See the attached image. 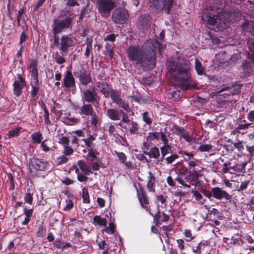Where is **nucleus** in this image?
Listing matches in <instances>:
<instances>
[{
    "label": "nucleus",
    "mask_w": 254,
    "mask_h": 254,
    "mask_svg": "<svg viewBox=\"0 0 254 254\" xmlns=\"http://www.w3.org/2000/svg\"><path fill=\"white\" fill-rule=\"evenodd\" d=\"M63 153L64 155L65 156H70L73 154L74 152L73 149L69 145L63 146Z\"/></svg>",
    "instance_id": "obj_46"
},
{
    "label": "nucleus",
    "mask_w": 254,
    "mask_h": 254,
    "mask_svg": "<svg viewBox=\"0 0 254 254\" xmlns=\"http://www.w3.org/2000/svg\"><path fill=\"white\" fill-rule=\"evenodd\" d=\"M177 243L178 244L177 247L178 249L180 250L181 253L182 254H185V253H183L182 251H183L185 249V242L182 239H178L177 240Z\"/></svg>",
    "instance_id": "obj_55"
},
{
    "label": "nucleus",
    "mask_w": 254,
    "mask_h": 254,
    "mask_svg": "<svg viewBox=\"0 0 254 254\" xmlns=\"http://www.w3.org/2000/svg\"><path fill=\"white\" fill-rule=\"evenodd\" d=\"M68 160V159L67 157L64 155H62L57 158L56 161L57 165L59 166L65 164L67 163Z\"/></svg>",
    "instance_id": "obj_50"
},
{
    "label": "nucleus",
    "mask_w": 254,
    "mask_h": 254,
    "mask_svg": "<svg viewBox=\"0 0 254 254\" xmlns=\"http://www.w3.org/2000/svg\"><path fill=\"white\" fill-rule=\"evenodd\" d=\"M180 176V175L178 174L177 177L175 178V180L177 181L180 184H181L182 186L188 188H190V186L185 183Z\"/></svg>",
    "instance_id": "obj_63"
},
{
    "label": "nucleus",
    "mask_w": 254,
    "mask_h": 254,
    "mask_svg": "<svg viewBox=\"0 0 254 254\" xmlns=\"http://www.w3.org/2000/svg\"><path fill=\"white\" fill-rule=\"evenodd\" d=\"M163 45L157 40L148 42L145 45L130 46L127 50L128 60L139 65L144 71L153 69L156 66V50L160 53Z\"/></svg>",
    "instance_id": "obj_1"
},
{
    "label": "nucleus",
    "mask_w": 254,
    "mask_h": 254,
    "mask_svg": "<svg viewBox=\"0 0 254 254\" xmlns=\"http://www.w3.org/2000/svg\"><path fill=\"white\" fill-rule=\"evenodd\" d=\"M179 157V155L176 153H171V155L167 157H165L164 160L165 161V162L167 164H172L176 159H178Z\"/></svg>",
    "instance_id": "obj_39"
},
{
    "label": "nucleus",
    "mask_w": 254,
    "mask_h": 254,
    "mask_svg": "<svg viewBox=\"0 0 254 254\" xmlns=\"http://www.w3.org/2000/svg\"><path fill=\"white\" fill-rule=\"evenodd\" d=\"M149 6L151 8L155 9L156 11H161L164 9L166 13L169 14L170 11L168 13L166 9L167 5V0H149Z\"/></svg>",
    "instance_id": "obj_15"
},
{
    "label": "nucleus",
    "mask_w": 254,
    "mask_h": 254,
    "mask_svg": "<svg viewBox=\"0 0 254 254\" xmlns=\"http://www.w3.org/2000/svg\"><path fill=\"white\" fill-rule=\"evenodd\" d=\"M144 154L149 156L150 158L157 159L160 155L159 149L158 147L154 146L151 148L149 151H143Z\"/></svg>",
    "instance_id": "obj_27"
},
{
    "label": "nucleus",
    "mask_w": 254,
    "mask_h": 254,
    "mask_svg": "<svg viewBox=\"0 0 254 254\" xmlns=\"http://www.w3.org/2000/svg\"><path fill=\"white\" fill-rule=\"evenodd\" d=\"M191 193L195 197V200L199 201L201 203L203 204L205 201V199H203L202 195L198 191L196 190H192Z\"/></svg>",
    "instance_id": "obj_43"
},
{
    "label": "nucleus",
    "mask_w": 254,
    "mask_h": 254,
    "mask_svg": "<svg viewBox=\"0 0 254 254\" xmlns=\"http://www.w3.org/2000/svg\"><path fill=\"white\" fill-rule=\"evenodd\" d=\"M174 128L178 132L180 136L184 138L187 142H189L191 141L189 133L184 127L175 125L174 126Z\"/></svg>",
    "instance_id": "obj_25"
},
{
    "label": "nucleus",
    "mask_w": 254,
    "mask_h": 254,
    "mask_svg": "<svg viewBox=\"0 0 254 254\" xmlns=\"http://www.w3.org/2000/svg\"><path fill=\"white\" fill-rule=\"evenodd\" d=\"M73 74L78 78L79 82L82 85L87 86L92 82L90 72L86 69L82 65L74 68Z\"/></svg>",
    "instance_id": "obj_6"
},
{
    "label": "nucleus",
    "mask_w": 254,
    "mask_h": 254,
    "mask_svg": "<svg viewBox=\"0 0 254 254\" xmlns=\"http://www.w3.org/2000/svg\"><path fill=\"white\" fill-rule=\"evenodd\" d=\"M254 66V61L252 60L251 62L247 60L244 61L242 64V68L244 73L247 75L253 74Z\"/></svg>",
    "instance_id": "obj_21"
},
{
    "label": "nucleus",
    "mask_w": 254,
    "mask_h": 254,
    "mask_svg": "<svg viewBox=\"0 0 254 254\" xmlns=\"http://www.w3.org/2000/svg\"><path fill=\"white\" fill-rule=\"evenodd\" d=\"M18 80H15L13 84V91L15 96L18 97L22 94L23 88L26 86L24 78L21 74H17Z\"/></svg>",
    "instance_id": "obj_11"
},
{
    "label": "nucleus",
    "mask_w": 254,
    "mask_h": 254,
    "mask_svg": "<svg viewBox=\"0 0 254 254\" xmlns=\"http://www.w3.org/2000/svg\"><path fill=\"white\" fill-rule=\"evenodd\" d=\"M129 15L127 10L123 8L115 9L112 14V19L116 24H123L127 19Z\"/></svg>",
    "instance_id": "obj_10"
},
{
    "label": "nucleus",
    "mask_w": 254,
    "mask_h": 254,
    "mask_svg": "<svg viewBox=\"0 0 254 254\" xmlns=\"http://www.w3.org/2000/svg\"><path fill=\"white\" fill-rule=\"evenodd\" d=\"M98 246L100 249L102 250V254H110L109 252V245L105 240L98 242Z\"/></svg>",
    "instance_id": "obj_35"
},
{
    "label": "nucleus",
    "mask_w": 254,
    "mask_h": 254,
    "mask_svg": "<svg viewBox=\"0 0 254 254\" xmlns=\"http://www.w3.org/2000/svg\"><path fill=\"white\" fill-rule=\"evenodd\" d=\"M73 45V40L68 35H63L61 37L59 49L62 52H67L68 48Z\"/></svg>",
    "instance_id": "obj_14"
},
{
    "label": "nucleus",
    "mask_w": 254,
    "mask_h": 254,
    "mask_svg": "<svg viewBox=\"0 0 254 254\" xmlns=\"http://www.w3.org/2000/svg\"><path fill=\"white\" fill-rule=\"evenodd\" d=\"M54 59L55 62L59 64H62L66 62L65 59L61 55H60L58 52H57L54 57Z\"/></svg>",
    "instance_id": "obj_45"
},
{
    "label": "nucleus",
    "mask_w": 254,
    "mask_h": 254,
    "mask_svg": "<svg viewBox=\"0 0 254 254\" xmlns=\"http://www.w3.org/2000/svg\"><path fill=\"white\" fill-rule=\"evenodd\" d=\"M195 69L197 74L201 75L204 73L205 68L198 59L195 60Z\"/></svg>",
    "instance_id": "obj_33"
},
{
    "label": "nucleus",
    "mask_w": 254,
    "mask_h": 254,
    "mask_svg": "<svg viewBox=\"0 0 254 254\" xmlns=\"http://www.w3.org/2000/svg\"><path fill=\"white\" fill-rule=\"evenodd\" d=\"M90 158V160L92 162H93L94 159L97 158L96 153L93 149H88V154L87 155L86 158Z\"/></svg>",
    "instance_id": "obj_54"
},
{
    "label": "nucleus",
    "mask_w": 254,
    "mask_h": 254,
    "mask_svg": "<svg viewBox=\"0 0 254 254\" xmlns=\"http://www.w3.org/2000/svg\"><path fill=\"white\" fill-rule=\"evenodd\" d=\"M82 100L88 103H99L100 97L96 91L95 87L93 86L88 89H84L82 92Z\"/></svg>",
    "instance_id": "obj_9"
},
{
    "label": "nucleus",
    "mask_w": 254,
    "mask_h": 254,
    "mask_svg": "<svg viewBox=\"0 0 254 254\" xmlns=\"http://www.w3.org/2000/svg\"><path fill=\"white\" fill-rule=\"evenodd\" d=\"M116 225L113 222L109 224V226L106 227L104 231L108 234H113L115 232Z\"/></svg>",
    "instance_id": "obj_47"
},
{
    "label": "nucleus",
    "mask_w": 254,
    "mask_h": 254,
    "mask_svg": "<svg viewBox=\"0 0 254 254\" xmlns=\"http://www.w3.org/2000/svg\"><path fill=\"white\" fill-rule=\"evenodd\" d=\"M142 121L148 126H150L152 123V119L147 111L142 114Z\"/></svg>",
    "instance_id": "obj_38"
},
{
    "label": "nucleus",
    "mask_w": 254,
    "mask_h": 254,
    "mask_svg": "<svg viewBox=\"0 0 254 254\" xmlns=\"http://www.w3.org/2000/svg\"><path fill=\"white\" fill-rule=\"evenodd\" d=\"M160 149L161 155L160 158V161H163L164 160L165 157L167 154H171L173 152L172 146L170 144L163 145L160 147Z\"/></svg>",
    "instance_id": "obj_26"
},
{
    "label": "nucleus",
    "mask_w": 254,
    "mask_h": 254,
    "mask_svg": "<svg viewBox=\"0 0 254 254\" xmlns=\"http://www.w3.org/2000/svg\"><path fill=\"white\" fill-rule=\"evenodd\" d=\"M242 27L244 30L250 32L254 36V21H246Z\"/></svg>",
    "instance_id": "obj_32"
},
{
    "label": "nucleus",
    "mask_w": 254,
    "mask_h": 254,
    "mask_svg": "<svg viewBox=\"0 0 254 254\" xmlns=\"http://www.w3.org/2000/svg\"><path fill=\"white\" fill-rule=\"evenodd\" d=\"M115 104L121 108L124 109L127 113L131 112V109L129 107V103L127 101L122 99V98L119 100Z\"/></svg>",
    "instance_id": "obj_31"
},
{
    "label": "nucleus",
    "mask_w": 254,
    "mask_h": 254,
    "mask_svg": "<svg viewBox=\"0 0 254 254\" xmlns=\"http://www.w3.org/2000/svg\"><path fill=\"white\" fill-rule=\"evenodd\" d=\"M160 132H150L148 133V138L150 140H158Z\"/></svg>",
    "instance_id": "obj_49"
},
{
    "label": "nucleus",
    "mask_w": 254,
    "mask_h": 254,
    "mask_svg": "<svg viewBox=\"0 0 254 254\" xmlns=\"http://www.w3.org/2000/svg\"><path fill=\"white\" fill-rule=\"evenodd\" d=\"M31 138L33 143L34 144H40L42 142L43 138L42 133L40 131L35 132L31 135Z\"/></svg>",
    "instance_id": "obj_30"
},
{
    "label": "nucleus",
    "mask_w": 254,
    "mask_h": 254,
    "mask_svg": "<svg viewBox=\"0 0 254 254\" xmlns=\"http://www.w3.org/2000/svg\"><path fill=\"white\" fill-rule=\"evenodd\" d=\"M115 153L117 155L120 161L122 163L125 162L127 160V156L123 152H119L117 151H115Z\"/></svg>",
    "instance_id": "obj_62"
},
{
    "label": "nucleus",
    "mask_w": 254,
    "mask_h": 254,
    "mask_svg": "<svg viewBox=\"0 0 254 254\" xmlns=\"http://www.w3.org/2000/svg\"><path fill=\"white\" fill-rule=\"evenodd\" d=\"M82 201L84 203H89L90 202V197L88 193V191L85 188L82 190Z\"/></svg>",
    "instance_id": "obj_42"
},
{
    "label": "nucleus",
    "mask_w": 254,
    "mask_h": 254,
    "mask_svg": "<svg viewBox=\"0 0 254 254\" xmlns=\"http://www.w3.org/2000/svg\"><path fill=\"white\" fill-rule=\"evenodd\" d=\"M95 113L94 109L91 104L83 103V105L79 108V114L82 117H89Z\"/></svg>",
    "instance_id": "obj_17"
},
{
    "label": "nucleus",
    "mask_w": 254,
    "mask_h": 254,
    "mask_svg": "<svg viewBox=\"0 0 254 254\" xmlns=\"http://www.w3.org/2000/svg\"><path fill=\"white\" fill-rule=\"evenodd\" d=\"M106 50L104 51V55H108L111 58L113 57V50L112 49L111 45L107 43L105 45Z\"/></svg>",
    "instance_id": "obj_53"
},
{
    "label": "nucleus",
    "mask_w": 254,
    "mask_h": 254,
    "mask_svg": "<svg viewBox=\"0 0 254 254\" xmlns=\"http://www.w3.org/2000/svg\"><path fill=\"white\" fill-rule=\"evenodd\" d=\"M153 220L156 222L157 225H160L162 222H166L169 219V216L166 214L164 211L161 212L158 210L157 212L154 215H153Z\"/></svg>",
    "instance_id": "obj_18"
},
{
    "label": "nucleus",
    "mask_w": 254,
    "mask_h": 254,
    "mask_svg": "<svg viewBox=\"0 0 254 254\" xmlns=\"http://www.w3.org/2000/svg\"><path fill=\"white\" fill-rule=\"evenodd\" d=\"M148 181L146 185V187L149 191L154 192L155 191V177L150 171L148 172Z\"/></svg>",
    "instance_id": "obj_24"
},
{
    "label": "nucleus",
    "mask_w": 254,
    "mask_h": 254,
    "mask_svg": "<svg viewBox=\"0 0 254 254\" xmlns=\"http://www.w3.org/2000/svg\"><path fill=\"white\" fill-rule=\"evenodd\" d=\"M29 163L32 168L36 171L44 172L49 168V162L44 159L33 157L29 159Z\"/></svg>",
    "instance_id": "obj_8"
},
{
    "label": "nucleus",
    "mask_w": 254,
    "mask_h": 254,
    "mask_svg": "<svg viewBox=\"0 0 254 254\" xmlns=\"http://www.w3.org/2000/svg\"><path fill=\"white\" fill-rule=\"evenodd\" d=\"M74 14L70 9H63L59 15V18H56L53 21L52 31L61 34L63 31L72 28V24Z\"/></svg>",
    "instance_id": "obj_3"
},
{
    "label": "nucleus",
    "mask_w": 254,
    "mask_h": 254,
    "mask_svg": "<svg viewBox=\"0 0 254 254\" xmlns=\"http://www.w3.org/2000/svg\"><path fill=\"white\" fill-rule=\"evenodd\" d=\"M62 86L65 89L75 88V80L70 70H67L63 78Z\"/></svg>",
    "instance_id": "obj_12"
},
{
    "label": "nucleus",
    "mask_w": 254,
    "mask_h": 254,
    "mask_svg": "<svg viewBox=\"0 0 254 254\" xmlns=\"http://www.w3.org/2000/svg\"><path fill=\"white\" fill-rule=\"evenodd\" d=\"M247 46L250 51V54L254 53V39L249 38L247 42Z\"/></svg>",
    "instance_id": "obj_51"
},
{
    "label": "nucleus",
    "mask_w": 254,
    "mask_h": 254,
    "mask_svg": "<svg viewBox=\"0 0 254 254\" xmlns=\"http://www.w3.org/2000/svg\"><path fill=\"white\" fill-rule=\"evenodd\" d=\"M22 127H17L13 129L10 130L8 131L7 135L9 138L15 136H19L20 131L21 130Z\"/></svg>",
    "instance_id": "obj_41"
},
{
    "label": "nucleus",
    "mask_w": 254,
    "mask_h": 254,
    "mask_svg": "<svg viewBox=\"0 0 254 254\" xmlns=\"http://www.w3.org/2000/svg\"><path fill=\"white\" fill-rule=\"evenodd\" d=\"M202 18L207 27L210 29L217 28L220 30L224 29L226 25L223 15L219 13L214 14L212 10H205Z\"/></svg>",
    "instance_id": "obj_4"
},
{
    "label": "nucleus",
    "mask_w": 254,
    "mask_h": 254,
    "mask_svg": "<svg viewBox=\"0 0 254 254\" xmlns=\"http://www.w3.org/2000/svg\"><path fill=\"white\" fill-rule=\"evenodd\" d=\"M92 223L95 225L106 227L107 220L105 218H101L100 215H95L93 218Z\"/></svg>",
    "instance_id": "obj_29"
},
{
    "label": "nucleus",
    "mask_w": 254,
    "mask_h": 254,
    "mask_svg": "<svg viewBox=\"0 0 254 254\" xmlns=\"http://www.w3.org/2000/svg\"><path fill=\"white\" fill-rule=\"evenodd\" d=\"M211 190L212 191V197L216 199L221 200L223 198L227 200H231L232 199V195L220 187L212 188Z\"/></svg>",
    "instance_id": "obj_13"
},
{
    "label": "nucleus",
    "mask_w": 254,
    "mask_h": 254,
    "mask_svg": "<svg viewBox=\"0 0 254 254\" xmlns=\"http://www.w3.org/2000/svg\"><path fill=\"white\" fill-rule=\"evenodd\" d=\"M31 81H39L38 79V68L32 69L31 71Z\"/></svg>",
    "instance_id": "obj_48"
},
{
    "label": "nucleus",
    "mask_w": 254,
    "mask_h": 254,
    "mask_svg": "<svg viewBox=\"0 0 254 254\" xmlns=\"http://www.w3.org/2000/svg\"><path fill=\"white\" fill-rule=\"evenodd\" d=\"M28 39V36L26 34V33L25 31H23L21 34L19 42L18 45L19 46L24 45L23 44L24 42H25Z\"/></svg>",
    "instance_id": "obj_60"
},
{
    "label": "nucleus",
    "mask_w": 254,
    "mask_h": 254,
    "mask_svg": "<svg viewBox=\"0 0 254 254\" xmlns=\"http://www.w3.org/2000/svg\"><path fill=\"white\" fill-rule=\"evenodd\" d=\"M138 129V124L134 122L131 121V127L129 129V132L130 134H134L135 133Z\"/></svg>",
    "instance_id": "obj_57"
},
{
    "label": "nucleus",
    "mask_w": 254,
    "mask_h": 254,
    "mask_svg": "<svg viewBox=\"0 0 254 254\" xmlns=\"http://www.w3.org/2000/svg\"><path fill=\"white\" fill-rule=\"evenodd\" d=\"M96 86L99 89L100 92L104 95L105 97H108L109 93L112 89L110 85L105 81H98L96 83Z\"/></svg>",
    "instance_id": "obj_19"
},
{
    "label": "nucleus",
    "mask_w": 254,
    "mask_h": 254,
    "mask_svg": "<svg viewBox=\"0 0 254 254\" xmlns=\"http://www.w3.org/2000/svg\"><path fill=\"white\" fill-rule=\"evenodd\" d=\"M190 182H198L199 178L198 173L196 170L190 171L188 172Z\"/></svg>",
    "instance_id": "obj_40"
},
{
    "label": "nucleus",
    "mask_w": 254,
    "mask_h": 254,
    "mask_svg": "<svg viewBox=\"0 0 254 254\" xmlns=\"http://www.w3.org/2000/svg\"><path fill=\"white\" fill-rule=\"evenodd\" d=\"M59 143L62 145L63 147L69 144L68 137L64 136L61 137L58 141Z\"/></svg>",
    "instance_id": "obj_58"
},
{
    "label": "nucleus",
    "mask_w": 254,
    "mask_h": 254,
    "mask_svg": "<svg viewBox=\"0 0 254 254\" xmlns=\"http://www.w3.org/2000/svg\"><path fill=\"white\" fill-rule=\"evenodd\" d=\"M160 136L163 145L169 144L168 137L170 136V132H167L166 134L164 132H160Z\"/></svg>",
    "instance_id": "obj_44"
},
{
    "label": "nucleus",
    "mask_w": 254,
    "mask_h": 254,
    "mask_svg": "<svg viewBox=\"0 0 254 254\" xmlns=\"http://www.w3.org/2000/svg\"><path fill=\"white\" fill-rule=\"evenodd\" d=\"M120 113L121 115H122L123 117L121 120V122H120L119 125L123 128H126V127L124 126V125H122V123H128L129 122V119L128 116L127 114L125 113L124 111L122 110H120Z\"/></svg>",
    "instance_id": "obj_37"
},
{
    "label": "nucleus",
    "mask_w": 254,
    "mask_h": 254,
    "mask_svg": "<svg viewBox=\"0 0 254 254\" xmlns=\"http://www.w3.org/2000/svg\"><path fill=\"white\" fill-rule=\"evenodd\" d=\"M106 116L112 121H119L121 120L120 110L111 108L107 110Z\"/></svg>",
    "instance_id": "obj_22"
},
{
    "label": "nucleus",
    "mask_w": 254,
    "mask_h": 254,
    "mask_svg": "<svg viewBox=\"0 0 254 254\" xmlns=\"http://www.w3.org/2000/svg\"><path fill=\"white\" fill-rule=\"evenodd\" d=\"M180 176V175L178 174L177 177L175 178V180L177 181L180 184H181L182 186L188 188H190V186L185 183Z\"/></svg>",
    "instance_id": "obj_64"
},
{
    "label": "nucleus",
    "mask_w": 254,
    "mask_h": 254,
    "mask_svg": "<svg viewBox=\"0 0 254 254\" xmlns=\"http://www.w3.org/2000/svg\"><path fill=\"white\" fill-rule=\"evenodd\" d=\"M96 6L102 17L108 18L116 7V3L113 0H97Z\"/></svg>",
    "instance_id": "obj_5"
},
{
    "label": "nucleus",
    "mask_w": 254,
    "mask_h": 254,
    "mask_svg": "<svg viewBox=\"0 0 254 254\" xmlns=\"http://www.w3.org/2000/svg\"><path fill=\"white\" fill-rule=\"evenodd\" d=\"M241 86L239 84H235L232 86H226L221 88L218 91V93H221L224 91H228L230 94H225L228 97L233 96L234 95H238L241 92Z\"/></svg>",
    "instance_id": "obj_16"
},
{
    "label": "nucleus",
    "mask_w": 254,
    "mask_h": 254,
    "mask_svg": "<svg viewBox=\"0 0 254 254\" xmlns=\"http://www.w3.org/2000/svg\"><path fill=\"white\" fill-rule=\"evenodd\" d=\"M33 199L32 194H31L29 191L25 194L24 196L25 202L32 205L33 203Z\"/></svg>",
    "instance_id": "obj_59"
},
{
    "label": "nucleus",
    "mask_w": 254,
    "mask_h": 254,
    "mask_svg": "<svg viewBox=\"0 0 254 254\" xmlns=\"http://www.w3.org/2000/svg\"><path fill=\"white\" fill-rule=\"evenodd\" d=\"M168 68L172 78L180 83L184 89L190 87L191 82L190 64L188 61H170Z\"/></svg>",
    "instance_id": "obj_2"
},
{
    "label": "nucleus",
    "mask_w": 254,
    "mask_h": 254,
    "mask_svg": "<svg viewBox=\"0 0 254 254\" xmlns=\"http://www.w3.org/2000/svg\"><path fill=\"white\" fill-rule=\"evenodd\" d=\"M91 118V125L95 127H97V124L98 122V118L96 115V113L93 114V115L90 116Z\"/></svg>",
    "instance_id": "obj_61"
},
{
    "label": "nucleus",
    "mask_w": 254,
    "mask_h": 254,
    "mask_svg": "<svg viewBox=\"0 0 254 254\" xmlns=\"http://www.w3.org/2000/svg\"><path fill=\"white\" fill-rule=\"evenodd\" d=\"M137 186L135 185L136 190V194L141 206L146 211H148L149 214L153 216V214L150 211L149 200L146 194L145 191L141 184L138 183Z\"/></svg>",
    "instance_id": "obj_7"
},
{
    "label": "nucleus",
    "mask_w": 254,
    "mask_h": 254,
    "mask_svg": "<svg viewBox=\"0 0 254 254\" xmlns=\"http://www.w3.org/2000/svg\"><path fill=\"white\" fill-rule=\"evenodd\" d=\"M212 148V146L211 144H202L198 147V150L201 152L209 151Z\"/></svg>",
    "instance_id": "obj_56"
},
{
    "label": "nucleus",
    "mask_w": 254,
    "mask_h": 254,
    "mask_svg": "<svg viewBox=\"0 0 254 254\" xmlns=\"http://www.w3.org/2000/svg\"><path fill=\"white\" fill-rule=\"evenodd\" d=\"M46 228L44 226L43 222H42L38 227V230L36 233V237L43 238L46 235Z\"/></svg>",
    "instance_id": "obj_36"
},
{
    "label": "nucleus",
    "mask_w": 254,
    "mask_h": 254,
    "mask_svg": "<svg viewBox=\"0 0 254 254\" xmlns=\"http://www.w3.org/2000/svg\"><path fill=\"white\" fill-rule=\"evenodd\" d=\"M39 81H31L30 85L31 86V91L30 92V96L31 98H38L37 95L39 92L42 91L39 86Z\"/></svg>",
    "instance_id": "obj_23"
},
{
    "label": "nucleus",
    "mask_w": 254,
    "mask_h": 254,
    "mask_svg": "<svg viewBox=\"0 0 254 254\" xmlns=\"http://www.w3.org/2000/svg\"><path fill=\"white\" fill-rule=\"evenodd\" d=\"M110 97L113 102L116 104L122 98L121 97V92L117 89H112L111 92L109 93V96L107 98Z\"/></svg>",
    "instance_id": "obj_28"
},
{
    "label": "nucleus",
    "mask_w": 254,
    "mask_h": 254,
    "mask_svg": "<svg viewBox=\"0 0 254 254\" xmlns=\"http://www.w3.org/2000/svg\"><path fill=\"white\" fill-rule=\"evenodd\" d=\"M151 16L147 14L138 17L139 24L144 29H148L151 25Z\"/></svg>",
    "instance_id": "obj_20"
},
{
    "label": "nucleus",
    "mask_w": 254,
    "mask_h": 254,
    "mask_svg": "<svg viewBox=\"0 0 254 254\" xmlns=\"http://www.w3.org/2000/svg\"><path fill=\"white\" fill-rule=\"evenodd\" d=\"M252 125L251 123H246L244 124H240L238 127L235 128L232 133L236 134V133L244 134L241 132V130L247 129Z\"/></svg>",
    "instance_id": "obj_34"
},
{
    "label": "nucleus",
    "mask_w": 254,
    "mask_h": 254,
    "mask_svg": "<svg viewBox=\"0 0 254 254\" xmlns=\"http://www.w3.org/2000/svg\"><path fill=\"white\" fill-rule=\"evenodd\" d=\"M92 40H91L87 44L85 49V52L84 53V55L86 58L87 59L89 58L90 55V51L92 49Z\"/></svg>",
    "instance_id": "obj_52"
}]
</instances>
